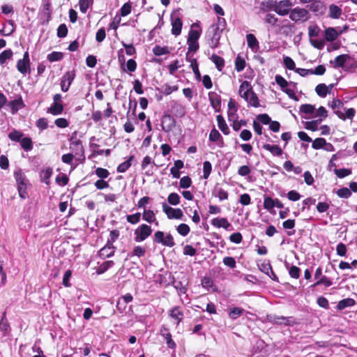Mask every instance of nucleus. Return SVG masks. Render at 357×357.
<instances>
[{
    "label": "nucleus",
    "mask_w": 357,
    "mask_h": 357,
    "mask_svg": "<svg viewBox=\"0 0 357 357\" xmlns=\"http://www.w3.org/2000/svg\"><path fill=\"white\" fill-rule=\"evenodd\" d=\"M337 195L340 198L348 199L351 197V192L349 188L343 187L337 190Z\"/></svg>",
    "instance_id": "nucleus-54"
},
{
    "label": "nucleus",
    "mask_w": 357,
    "mask_h": 357,
    "mask_svg": "<svg viewBox=\"0 0 357 357\" xmlns=\"http://www.w3.org/2000/svg\"><path fill=\"white\" fill-rule=\"evenodd\" d=\"M333 87V84H332L329 86H326L325 84H319L315 87V91L319 96L324 98L328 93H330Z\"/></svg>",
    "instance_id": "nucleus-19"
},
{
    "label": "nucleus",
    "mask_w": 357,
    "mask_h": 357,
    "mask_svg": "<svg viewBox=\"0 0 357 357\" xmlns=\"http://www.w3.org/2000/svg\"><path fill=\"white\" fill-rule=\"evenodd\" d=\"M187 44L188 45V53L186 54V59L188 60V54L190 52H196L199 48V45L198 43V40H187Z\"/></svg>",
    "instance_id": "nucleus-39"
},
{
    "label": "nucleus",
    "mask_w": 357,
    "mask_h": 357,
    "mask_svg": "<svg viewBox=\"0 0 357 357\" xmlns=\"http://www.w3.org/2000/svg\"><path fill=\"white\" fill-rule=\"evenodd\" d=\"M77 136V131H75L72 133V135L69 139V148L72 153H75V155H79L84 158V148L83 146L82 142L81 139H78Z\"/></svg>",
    "instance_id": "nucleus-2"
},
{
    "label": "nucleus",
    "mask_w": 357,
    "mask_h": 357,
    "mask_svg": "<svg viewBox=\"0 0 357 357\" xmlns=\"http://www.w3.org/2000/svg\"><path fill=\"white\" fill-rule=\"evenodd\" d=\"M146 249L140 245L135 246L132 252L129 255L130 257L136 256L137 257H142L145 255Z\"/></svg>",
    "instance_id": "nucleus-46"
},
{
    "label": "nucleus",
    "mask_w": 357,
    "mask_h": 357,
    "mask_svg": "<svg viewBox=\"0 0 357 357\" xmlns=\"http://www.w3.org/2000/svg\"><path fill=\"white\" fill-rule=\"evenodd\" d=\"M63 54L61 52H52L47 55V59L50 62L60 61L63 59Z\"/></svg>",
    "instance_id": "nucleus-48"
},
{
    "label": "nucleus",
    "mask_w": 357,
    "mask_h": 357,
    "mask_svg": "<svg viewBox=\"0 0 357 357\" xmlns=\"http://www.w3.org/2000/svg\"><path fill=\"white\" fill-rule=\"evenodd\" d=\"M23 136V132L21 131L13 130L8 134V138L11 141L20 142Z\"/></svg>",
    "instance_id": "nucleus-50"
},
{
    "label": "nucleus",
    "mask_w": 357,
    "mask_h": 357,
    "mask_svg": "<svg viewBox=\"0 0 357 357\" xmlns=\"http://www.w3.org/2000/svg\"><path fill=\"white\" fill-rule=\"evenodd\" d=\"M17 182L19 195L21 198L25 199L27 195L26 184L25 183L24 178H22L21 177L20 178H17Z\"/></svg>",
    "instance_id": "nucleus-26"
},
{
    "label": "nucleus",
    "mask_w": 357,
    "mask_h": 357,
    "mask_svg": "<svg viewBox=\"0 0 357 357\" xmlns=\"http://www.w3.org/2000/svg\"><path fill=\"white\" fill-rule=\"evenodd\" d=\"M21 147L26 151H31L33 149V142L30 137H26L21 139Z\"/></svg>",
    "instance_id": "nucleus-38"
},
{
    "label": "nucleus",
    "mask_w": 357,
    "mask_h": 357,
    "mask_svg": "<svg viewBox=\"0 0 357 357\" xmlns=\"http://www.w3.org/2000/svg\"><path fill=\"white\" fill-rule=\"evenodd\" d=\"M211 225L217 228L222 227L225 229H229L231 226L226 218H215L211 220Z\"/></svg>",
    "instance_id": "nucleus-20"
},
{
    "label": "nucleus",
    "mask_w": 357,
    "mask_h": 357,
    "mask_svg": "<svg viewBox=\"0 0 357 357\" xmlns=\"http://www.w3.org/2000/svg\"><path fill=\"white\" fill-rule=\"evenodd\" d=\"M244 312V310L241 307H234L229 309L228 315L229 317L231 319H236L238 317H241Z\"/></svg>",
    "instance_id": "nucleus-36"
},
{
    "label": "nucleus",
    "mask_w": 357,
    "mask_h": 357,
    "mask_svg": "<svg viewBox=\"0 0 357 357\" xmlns=\"http://www.w3.org/2000/svg\"><path fill=\"white\" fill-rule=\"evenodd\" d=\"M216 119L219 129L223 132L224 135H229L230 131L224 117L219 114L216 116Z\"/></svg>",
    "instance_id": "nucleus-24"
},
{
    "label": "nucleus",
    "mask_w": 357,
    "mask_h": 357,
    "mask_svg": "<svg viewBox=\"0 0 357 357\" xmlns=\"http://www.w3.org/2000/svg\"><path fill=\"white\" fill-rule=\"evenodd\" d=\"M116 247L112 243H107L99 251V257L106 259L112 257L116 251Z\"/></svg>",
    "instance_id": "nucleus-14"
},
{
    "label": "nucleus",
    "mask_w": 357,
    "mask_h": 357,
    "mask_svg": "<svg viewBox=\"0 0 357 357\" xmlns=\"http://www.w3.org/2000/svg\"><path fill=\"white\" fill-rule=\"evenodd\" d=\"M340 33L335 28L329 27L325 30V38L327 41L332 42L337 39Z\"/></svg>",
    "instance_id": "nucleus-28"
},
{
    "label": "nucleus",
    "mask_w": 357,
    "mask_h": 357,
    "mask_svg": "<svg viewBox=\"0 0 357 357\" xmlns=\"http://www.w3.org/2000/svg\"><path fill=\"white\" fill-rule=\"evenodd\" d=\"M314 110V106L310 104H303L300 107V112L307 114H313Z\"/></svg>",
    "instance_id": "nucleus-57"
},
{
    "label": "nucleus",
    "mask_w": 357,
    "mask_h": 357,
    "mask_svg": "<svg viewBox=\"0 0 357 357\" xmlns=\"http://www.w3.org/2000/svg\"><path fill=\"white\" fill-rule=\"evenodd\" d=\"M132 6L130 2L125 3L120 9L121 15L127 16L131 13Z\"/></svg>",
    "instance_id": "nucleus-64"
},
{
    "label": "nucleus",
    "mask_w": 357,
    "mask_h": 357,
    "mask_svg": "<svg viewBox=\"0 0 357 357\" xmlns=\"http://www.w3.org/2000/svg\"><path fill=\"white\" fill-rule=\"evenodd\" d=\"M208 99L215 112H220L221 109V96L216 92L211 91L208 93Z\"/></svg>",
    "instance_id": "nucleus-13"
},
{
    "label": "nucleus",
    "mask_w": 357,
    "mask_h": 357,
    "mask_svg": "<svg viewBox=\"0 0 357 357\" xmlns=\"http://www.w3.org/2000/svg\"><path fill=\"white\" fill-rule=\"evenodd\" d=\"M215 196L218 197L220 201L228 199L229 194L227 190L221 188H215L214 190Z\"/></svg>",
    "instance_id": "nucleus-43"
},
{
    "label": "nucleus",
    "mask_w": 357,
    "mask_h": 357,
    "mask_svg": "<svg viewBox=\"0 0 357 357\" xmlns=\"http://www.w3.org/2000/svg\"><path fill=\"white\" fill-rule=\"evenodd\" d=\"M334 172L335 175L340 178H344L351 174V170L350 169L345 168L335 169Z\"/></svg>",
    "instance_id": "nucleus-52"
},
{
    "label": "nucleus",
    "mask_w": 357,
    "mask_h": 357,
    "mask_svg": "<svg viewBox=\"0 0 357 357\" xmlns=\"http://www.w3.org/2000/svg\"><path fill=\"white\" fill-rule=\"evenodd\" d=\"M291 6L292 3L289 0H282L275 1L273 10L278 15L284 16L290 13Z\"/></svg>",
    "instance_id": "nucleus-5"
},
{
    "label": "nucleus",
    "mask_w": 357,
    "mask_h": 357,
    "mask_svg": "<svg viewBox=\"0 0 357 357\" xmlns=\"http://www.w3.org/2000/svg\"><path fill=\"white\" fill-rule=\"evenodd\" d=\"M142 219L149 223L158 225L155 213L151 209H144L142 213Z\"/></svg>",
    "instance_id": "nucleus-21"
},
{
    "label": "nucleus",
    "mask_w": 357,
    "mask_h": 357,
    "mask_svg": "<svg viewBox=\"0 0 357 357\" xmlns=\"http://www.w3.org/2000/svg\"><path fill=\"white\" fill-rule=\"evenodd\" d=\"M181 201L180 196L176 192L170 193L167 197V202L171 205H178Z\"/></svg>",
    "instance_id": "nucleus-47"
},
{
    "label": "nucleus",
    "mask_w": 357,
    "mask_h": 357,
    "mask_svg": "<svg viewBox=\"0 0 357 357\" xmlns=\"http://www.w3.org/2000/svg\"><path fill=\"white\" fill-rule=\"evenodd\" d=\"M17 70L23 75H25L28 71L30 70V62L19 59L17 62Z\"/></svg>",
    "instance_id": "nucleus-27"
},
{
    "label": "nucleus",
    "mask_w": 357,
    "mask_h": 357,
    "mask_svg": "<svg viewBox=\"0 0 357 357\" xmlns=\"http://www.w3.org/2000/svg\"><path fill=\"white\" fill-rule=\"evenodd\" d=\"M284 65L285 67L290 70H296V65L294 61V60L289 57V56H284L283 59Z\"/></svg>",
    "instance_id": "nucleus-58"
},
{
    "label": "nucleus",
    "mask_w": 357,
    "mask_h": 357,
    "mask_svg": "<svg viewBox=\"0 0 357 357\" xmlns=\"http://www.w3.org/2000/svg\"><path fill=\"white\" fill-rule=\"evenodd\" d=\"M239 95L248 103L254 107H259V100L256 93L253 91L252 86L248 81H243L239 86Z\"/></svg>",
    "instance_id": "nucleus-1"
},
{
    "label": "nucleus",
    "mask_w": 357,
    "mask_h": 357,
    "mask_svg": "<svg viewBox=\"0 0 357 357\" xmlns=\"http://www.w3.org/2000/svg\"><path fill=\"white\" fill-rule=\"evenodd\" d=\"M160 335L166 340L167 345L170 349H175L176 347V344L172 339V335L169 332V329L165 326L162 325L160 329Z\"/></svg>",
    "instance_id": "nucleus-16"
},
{
    "label": "nucleus",
    "mask_w": 357,
    "mask_h": 357,
    "mask_svg": "<svg viewBox=\"0 0 357 357\" xmlns=\"http://www.w3.org/2000/svg\"><path fill=\"white\" fill-rule=\"evenodd\" d=\"M114 265V261L109 260L103 262L102 264L96 270V273L98 275H101L105 273L109 268L112 267Z\"/></svg>",
    "instance_id": "nucleus-34"
},
{
    "label": "nucleus",
    "mask_w": 357,
    "mask_h": 357,
    "mask_svg": "<svg viewBox=\"0 0 357 357\" xmlns=\"http://www.w3.org/2000/svg\"><path fill=\"white\" fill-rule=\"evenodd\" d=\"M153 53L155 56H162L165 54H168L170 53L169 49L167 46H160V45H155L153 48Z\"/></svg>",
    "instance_id": "nucleus-37"
},
{
    "label": "nucleus",
    "mask_w": 357,
    "mask_h": 357,
    "mask_svg": "<svg viewBox=\"0 0 357 357\" xmlns=\"http://www.w3.org/2000/svg\"><path fill=\"white\" fill-rule=\"evenodd\" d=\"M176 231L180 235L185 236L190 233V228L187 224L181 223L177 226Z\"/></svg>",
    "instance_id": "nucleus-45"
},
{
    "label": "nucleus",
    "mask_w": 357,
    "mask_h": 357,
    "mask_svg": "<svg viewBox=\"0 0 357 357\" xmlns=\"http://www.w3.org/2000/svg\"><path fill=\"white\" fill-rule=\"evenodd\" d=\"M134 158L135 157L133 155H130L126 161L119 165L116 168V171L119 173H123L126 172L131 166V162Z\"/></svg>",
    "instance_id": "nucleus-31"
},
{
    "label": "nucleus",
    "mask_w": 357,
    "mask_h": 357,
    "mask_svg": "<svg viewBox=\"0 0 357 357\" xmlns=\"http://www.w3.org/2000/svg\"><path fill=\"white\" fill-rule=\"evenodd\" d=\"M246 40L248 43V46L254 50L255 48H259V42L256 38L255 36L252 33H248L246 35Z\"/></svg>",
    "instance_id": "nucleus-35"
},
{
    "label": "nucleus",
    "mask_w": 357,
    "mask_h": 357,
    "mask_svg": "<svg viewBox=\"0 0 357 357\" xmlns=\"http://www.w3.org/2000/svg\"><path fill=\"white\" fill-rule=\"evenodd\" d=\"M264 207L268 211H271L275 207L274 199L271 197L264 196Z\"/></svg>",
    "instance_id": "nucleus-56"
},
{
    "label": "nucleus",
    "mask_w": 357,
    "mask_h": 357,
    "mask_svg": "<svg viewBox=\"0 0 357 357\" xmlns=\"http://www.w3.org/2000/svg\"><path fill=\"white\" fill-rule=\"evenodd\" d=\"M75 77V70L67 71L62 77L61 89L63 92H67Z\"/></svg>",
    "instance_id": "nucleus-9"
},
{
    "label": "nucleus",
    "mask_w": 357,
    "mask_h": 357,
    "mask_svg": "<svg viewBox=\"0 0 357 357\" xmlns=\"http://www.w3.org/2000/svg\"><path fill=\"white\" fill-rule=\"evenodd\" d=\"M289 18L295 22L300 20L306 21L309 18V13L305 8L296 7L291 10Z\"/></svg>",
    "instance_id": "nucleus-6"
},
{
    "label": "nucleus",
    "mask_w": 357,
    "mask_h": 357,
    "mask_svg": "<svg viewBox=\"0 0 357 357\" xmlns=\"http://www.w3.org/2000/svg\"><path fill=\"white\" fill-rule=\"evenodd\" d=\"M245 61L240 55H238L235 60V69L237 72H241L245 68Z\"/></svg>",
    "instance_id": "nucleus-41"
},
{
    "label": "nucleus",
    "mask_w": 357,
    "mask_h": 357,
    "mask_svg": "<svg viewBox=\"0 0 357 357\" xmlns=\"http://www.w3.org/2000/svg\"><path fill=\"white\" fill-rule=\"evenodd\" d=\"M222 261L226 266L230 268H234L236 266V260L233 257H225Z\"/></svg>",
    "instance_id": "nucleus-63"
},
{
    "label": "nucleus",
    "mask_w": 357,
    "mask_h": 357,
    "mask_svg": "<svg viewBox=\"0 0 357 357\" xmlns=\"http://www.w3.org/2000/svg\"><path fill=\"white\" fill-rule=\"evenodd\" d=\"M321 284L324 285L326 287H328L333 284V282L329 278L324 275L321 276L318 280H317V282L314 283L312 287H317Z\"/></svg>",
    "instance_id": "nucleus-40"
},
{
    "label": "nucleus",
    "mask_w": 357,
    "mask_h": 357,
    "mask_svg": "<svg viewBox=\"0 0 357 357\" xmlns=\"http://www.w3.org/2000/svg\"><path fill=\"white\" fill-rule=\"evenodd\" d=\"M202 34V29L198 23H193L188 33L189 40H198Z\"/></svg>",
    "instance_id": "nucleus-17"
},
{
    "label": "nucleus",
    "mask_w": 357,
    "mask_h": 357,
    "mask_svg": "<svg viewBox=\"0 0 357 357\" xmlns=\"http://www.w3.org/2000/svg\"><path fill=\"white\" fill-rule=\"evenodd\" d=\"M275 80L276 82V83L280 86V87L282 89V90L283 91L285 88L287 87V86L289 85V83L283 77H282L281 75H277L275 77Z\"/></svg>",
    "instance_id": "nucleus-61"
},
{
    "label": "nucleus",
    "mask_w": 357,
    "mask_h": 357,
    "mask_svg": "<svg viewBox=\"0 0 357 357\" xmlns=\"http://www.w3.org/2000/svg\"><path fill=\"white\" fill-rule=\"evenodd\" d=\"M153 241L156 243H161L162 245L172 248L175 245V242L171 234H167L165 236V234L162 231H157L154 234Z\"/></svg>",
    "instance_id": "nucleus-3"
},
{
    "label": "nucleus",
    "mask_w": 357,
    "mask_h": 357,
    "mask_svg": "<svg viewBox=\"0 0 357 357\" xmlns=\"http://www.w3.org/2000/svg\"><path fill=\"white\" fill-rule=\"evenodd\" d=\"M161 126L163 131L169 132L176 126V120L169 114H165L161 119Z\"/></svg>",
    "instance_id": "nucleus-10"
},
{
    "label": "nucleus",
    "mask_w": 357,
    "mask_h": 357,
    "mask_svg": "<svg viewBox=\"0 0 357 357\" xmlns=\"http://www.w3.org/2000/svg\"><path fill=\"white\" fill-rule=\"evenodd\" d=\"M152 233L151 227L146 224H142L134 231V240L135 242H142L146 240Z\"/></svg>",
    "instance_id": "nucleus-4"
},
{
    "label": "nucleus",
    "mask_w": 357,
    "mask_h": 357,
    "mask_svg": "<svg viewBox=\"0 0 357 357\" xmlns=\"http://www.w3.org/2000/svg\"><path fill=\"white\" fill-rule=\"evenodd\" d=\"M190 62V67L195 73V75L197 79H200L201 73L199 70V65L196 59H191L188 60Z\"/></svg>",
    "instance_id": "nucleus-44"
},
{
    "label": "nucleus",
    "mask_w": 357,
    "mask_h": 357,
    "mask_svg": "<svg viewBox=\"0 0 357 357\" xmlns=\"http://www.w3.org/2000/svg\"><path fill=\"white\" fill-rule=\"evenodd\" d=\"M273 322L276 324L292 326L296 324L295 321L292 319V317H276L274 318Z\"/></svg>",
    "instance_id": "nucleus-25"
},
{
    "label": "nucleus",
    "mask_w": 357,
    "mask_h": 357,
    "mask_svg": "<svg viewBox=\"0 0 357 357\" xmlns=\"http://www.w3.org/2000/svg\"><path fill=\"white\" fill-rule=\"evenodd\" d=\"M210 59L215 64L218 70L221 72L223 70L225 64L224 59L215 54H213Z\"/></svg>",
    "instance_id": "nucleus-23"
},
{
    "label": "nucleus",
    "mask_w": 357,
    "mask_h": 357,
    "mask_svg": "<svg viewBox=\"0 0 357 357\" xmlns=\"http://www.w3.org/2000/svg\"><path fill=\"white\" fill-rule=\"evenodd\" d=\"M8 106L10 108L13 114H16L19 109L25 107V104L21 96L17 99L8 102Z\"/></svg>",
    "instance_id": "nucleus-18"
},
{
    "label": "nucleus",
    "mask_w": 357,
    "mask_h": 357,
    "mask_svg": "<svg viewBox=\"0 0 357 357\" xmlns=\"http://www.w3.org/2000/svg\"><path fill=\"white\" fill-rule=\"evenodd\" d=\"M162 211L166 214L168 219H181L183 216V211L181 208H174L166 203H162Z\"/></svg>",
    "instance_id": "nucleus-7"
},
{
    "label": "nucleus",
    "mask_w": 357,
    "mask_h": 357,
    "mask_svg": "<svg viewBox=\"0 0 357 357\" xmlns=\"http://www.w3.org/2000/svg\"><path fill=\"white\" fill-rule=\"evenodd\" d=\"M172 34L178 36L181 34L183 27V21L180 17L171 16Z\"/></svg>",
    "instance_id": "nucleus-12"
},
{
    "label": "nucleus",
    "mask_w": 357,
    "mask_h": 357,
    "mask_svg": "<svg viewBox=\"0 0 357 357\" xmlns=\"http://www.w3.org/2000/svg\"><path fill=\"white\" fill-rule=\"evenodd\" d=\"M212 166L209 161H205L203 164V176L204 178H208L211 174Z\"/></svg>",
    "instance_id": "nucleus-62"
},
{
    "label": "nucleus",
    "mask_w": 357,
    "mask_h": 357,
    "mask_svg": "<svg viewBox=\"0 0 357 357\" xmlns=\"http://www.w3.org/2000/svg\"><path fill=\"white\" fill-rule=\"evenodd\" d=\"M335 114L342 120H345L346 118L352 119L356 114V110L354 108H349L347 109L345 114L340 111L335 112Z\"/></svg>",
    "instance_id": "nucleus-33"
},
{
    "label": "nucleus",
    "mask_w": 357,
    "mask_h": 357,
    "mask_svg": "<svg viewBox=\"0 0 357 357\" xmlns=\"http://www.w3.org/2000/svg\"><path fill=\"white\" fill-rule=\"evenodd\" d=\"M262 147L264 149L270 151L275 156H281L282 155V149L278 145L264 144Z\"/></svg>",
    "instance_id": "nucleus-22"
},
{
    "label": "nucleus",
    "mask_w": 357,
    "mask_h": 357,
    "mask_svg": "<svg viewBox=\"0 0 357 357\" xmlns=\"http://www.w3.org/2000/svg\"><path fill=\"white\" fill-rule=\"evenodd\" d=\"M140 218L141 213L139 212H137L132 215H128L126 216V220L129 223L132 225H135L140 221Z\"/></svg>",
    "instance_id": "nucleus-55"
},
{
    "label": "nucleus",
    "mask_w": 357,
    "mask_h": 357,
    "mask_svg": "<svg viewBox=\"0 0 357 357\" xmlns=\"http://www.w3.org/2000/svg\"><path fill=\"white\" fill-rule=\"evenodd\" d=\"M326 144V141L324 138H316L313 142L312 144V147L314 149H320L324 147V145Z\"/></svg>",
    "instance_id": "nucleus-51"
},
{
    "label": "nucleus",
    "mask_w": 357,
    "mask_h": 357,
    "mask_svg": "<svg viewBox=\"0 0 357 357\" xmlns=\"http://www.w3.org/2000/svg\"><path fill=\"white\" fill-rule=\"evenodd\" d=\"M180 188H188L192 185V180L190 176H185L182 177L179 181Z\"/></svg>",
    "instance_id": "nucleus-60"
},
{
    "label": "nucleus",
    "mask_w": 357,
    "mask_h": 357,
    "mask_svg": "<svg viewBox=\"0 0 357 357\" xmlns=\"http://www.w3.org/2000/svg\"><path fill=\"white\" fill-rule=\"evenodd\" d=\"M342 15V9L335 4L329 6V17L333 19H338Z\"/></svg>",
    "instance_id": "nucleus-32"
},
{
    "label": "nucleus",
    "mask_w": 357,
    "mask_h": 357,
    "mask_svg": "<svg viewBox=\"0 0 357 357\" xmlns=\"http://www.w3.org/2000/svg\"><path fill=\"white\" fill-rule=\"evenodd\" d=\"M351 59V56L349 54H343L336 56L335 59L333 61H331L330 63L333 64V68H343L346 62Z\"/></svg>",
    "instance_id": "nucleus-15"
},
{
    "label": "nucleus",
    "mask_w": 357,
    "mask_h": 357,
    "mask_svg": "<svg viewBox=\"0 0 357 357\" xmlns=\"http://www.w3.org/2000/svg\"><path fill=\"white\" fill-rule=\"evenodd\" d=\"M52 174V169L50 167L47 168L45 170H43L41 172L42 181H44L46 184L50 183V178Z\"/></svg>",
    "instance_id": "nucleus-53"
},
{
    "label": "nucleus",
    "mask_w": 357,
    "mask_h": 357,
    "mask_svg": "<svg viewBox=\"0 0 357 357\" xmlns=\"http://www.w3.org/2000/svg\"><path fill=\"white\" fill-rule=\"evenodd\" d=\"M63 112V104L53 103L48 109L47 112L52 114V115L56 116L61 114Z\"/></svg>",
    "instance_id": "nucleus-29"
},
{
    "label": "nucleus",
    "mask_w": 357,
    "mask_h": 357,
    "mask_svg": "<svg viewBox=\"0 0 357 357\" xmlns=\"http://www.w3.org/2000/svg\"><path fill=\"white\" fill-rule=\"evenodd\" d=\"M96 175L101 179L106 178L109 176V172L107 169L98 167L95 171Z\"/></svg>",
    "instance_id": "nucleus-59"
},
{
    "label": "nucleus",
    "mask_w": 357,
    "mask_h": 357,
    "mask_svg": "<svg viewBox=\"0 0 357 357\" xmlns=\"http://www.w3.org/2000/svg\"><path fill=\"white\" fill-rule=\"evenodd\" d=\"M289 274L291 278L298 279L301 275V269L296 266H291L289 268Z\"/></svg>",
    "instance_id": "nucleus-49"
},
{
    "label": "nucleus",
    "mask_w": 357,
    "mask_h": 357,
    "mask_svg": "<svg viewBox=\"0 0 357 357\" xmlns=\"http://www.w3.org/2000/svg\"><path fill=\"white\" fill-rule=\"evenodd\" d=\"M13 55V51L10 49L3 50L0 54V65H3L6 61L10 59Z\"/></svg>",
    "instance_id": "nucleus-42"
},
{
    "label": "nucleus",
    "mask_w": 357,
    "mask_h": 357,
    "mask_svg": "<svg viewBox=\"0 0 357 357\" xmlns=\"http://www.w3.org/2000/svg\"><path fill=\"white\" fill-rule=\"evenodd\" d=\"M169 316L176 321V326H178L183 321L184 313L180 306L172 307L168 312Z\"/></svg>",
    "instance_id": "nucleus-11"
},
{
    "label": "nucleus",
    "mask_w": 357,
    "mask_h": 357,
    "mask_svg": "<svg viewBox=\"0 0 357 357\" xmlns=\"http://www.w3.org/2000/svg\"><path fill=\"white\" fill-rule=\"evenodd\" d=\"M356 302L353 298H347L339 301L337 305V308L339 310H342L348 307H351L355 305Z\"/></svg>",
    "instance_id": "nucleus-30"
},
{
    "label": "nucleus",
    "mask_w": 357,
    "mask_h": 357,
    "mask_svg": "<svg viewBox=\"0 0 357 357\" xmlns=\"http://www.w3.org/2000/svg\"><path fill=\"white\" fill-rule=\"evenodd\" d=\"M225 26H226V20L225 18L221 17H218L217 18V22L211 25V28L212 29V30L213 31V39L216 40V43L214 45L215 47L217 46L218 40L220 38V36H217V35L219 34V33L222 32L224 30V29L225 28Z\"/></svg>",
    "instance_id": "nucleus-8"
}]
</instances>
